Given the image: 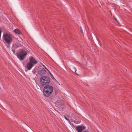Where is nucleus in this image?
<instances>
[{
  "label": "nucleus",
  "mask_w": 132,
  "mask_h": 132,
  "mask_svg": "<svg viewBox=\"0 0 132 132\" xmlns=\"http://www.w3.org/2000/svg\"><path fill=\"white\" fill-rule=\"evenodd\" d=\"M53 90V87L51 86L47 85L44 88L43 93L44 95L46 97L50 95Z\"/></svg>",
  "instance_id": "1"
},
{
  "label": "nucleus",
  "mask_w": 132,
  "mask_h": 132,
  "mask_svg": "<svg viewBox=\"0 0 132 132\" xmlns=\"http://www.w3.org/2000/svg\"><path fill=\"white\" fill-rule=\"evenodd\" d=\"M27 51L23 50L21 49L17 54V57L20 60H23L26 57Z\"/></svg>",
  "instance_id": "2"
},
{
  "label": "nucleus",
  "mask_w": 132,
  "mask_h": 132,
  "mask_svg": "<svg viewBox=\"0 0 132 132\" xmlns=\"http://www.w3.org/2000/svg\"><path fill=\"white\" fill-rule=\"evenodd\" d=\"M3 39L8 45H9L13 41V38L12 35L6 33L3 34Z\"/></svg>",
  "instance_id": "3"
},
{
  "label": "nucleus",
  "mask_w": 132,
  "mask_h": 132,
  "mask_svg": "<svg viewBox=\"0 0 132 132\" xmlns=\"http://www.w3.org/2000/svg\"><path fill=\"white\" fill-rule=\"evenodd\" d=\"M51 80V78L47 76H42L40 78V82L42 86L48 85Z\"/></svg>",
  "instance_id": "4"
},
{
  "label": "nucleus",
  "mask_w": 132,
  "mask_h": 132,
  "mask_svg": "<svg viewBox=\"0 0 132 132\" xmlns=\"http://www.w3.org/2000/svg\"><path fill=\"white\" fill-rule=\"evenodd\" d=\"M86 127L82 126H77L76 128V129L78 132H81L82 131L85 129Z\"/></svg>",
  "instance_id": "5"
},
{
  "label": "nucleus",
  "mask_w": 132,
  "mask_h": 132,
  "mask_svg": "<svg viewBox=\"0 0 132 132\" xmlns=\"http://www.w3.org/2000/svg\"><path fill=\"white\" fill-rule=\"evenodd\" d=\"M29 62L34 65L37 63V61L32 56H30L29 58Z\"/></svg>",
  "instance_id": "6"
},
{
  "label": "nucleus",
  "mask_w": 132,
  "mask_h": 132,
  "mask_svg": "<svg viewBox=\"0 0 132 132\" xmlns=\"http://www.w3.org/2000/svg\"><path fill=\"white\" fill-rule=\"evenodd\" d=\"M34 65L30 62L28 63L27 64L26 68L28 70H30Z\"/></svg>",
  "instance_id": "7"
},
{
  "label": "nucleus",
  "mask_w": 132,
  "mask_h": 132,
  "mask_svg": "<svg viewBox=\"0 0 132 132\" xmlns=\"http://www.w3.org/2000/svg\"><path fill=\"white\" fill-rule=\"evenodd\" d=\"M14 32L16 34H18L19 35L22 34V32L18 29H15L14 30Z\"/></svg>",
  "instance_id": "8"
},
{
  "label": "nucleus",
  "mask_w": 132,
  "mask_h": 132,
  "mask_svg": "<svg viewBox=\"0 0 132 132\" xmlns=\"http://www.w3.org/2000/svg\"><path fill=\"white\" fill-rule=\"evenodd\" d=\"M18 47V46H17V45L16 44H13L12 45V48L14 49H15L16 48H17Z\"/></svg>",
  "instance_id": "9"
},
{
  "label": "nucleus",
  "mask_w": 132,
  "mask_h": 132,
  "mask_svg": "<svg viewBox=\"0 0 132 132\" xmlns=\"http://www.w3.org/2000/svg\"><path fill=\"white\" fill-rule=\"evenodd\" d=\"M64 118H65V119L67 120V121H68V122H69L70 124H71V123L70 122V120H69V119H68L65 116H64Z\"/></svg>",
  "instance_id": "10"
},
{
  "label": "nucleus",
  "mask_w": 132,
  "mask_h": 132,
  "mask_svg": "<svg viewBox=\"0 0 132 132\" xmlns=\"http://www.w3.org/2000/svg\"><path fill=\"white\" fill-rule=\"evenodd\" d=\"M73 69L74 70V71H75V72L76 73V74L77 75H78V74H77V73H76V69L75 68V67H74L73 68Z\"/></svg>",
  "instance_id": "11"
},
{
  "label": "nucleus",
  "mask_w": 132,
  "mask_h": 132,
  "mask_svg": "<svg viewBox=\"0 0 132 132\" xmlns=\"http://www.w3.org/2000/svg\"><path fill=\"white\" fill-rule=\"evenodd\" d=\"M41 72L43 71L45 73L46 72V70L43 69L41 70Z\"/></svg>",
  "instance_id": "12"
},
{
  "label": "nucleus",
  "mask_w": 132,
  "mask_h": 132,
  "mask_svg": "<svg viewBox=\"0 0 132 132\" xmlns=\"http://www.w3.org/2000/svg\"><path fill=\"white\" fill-rule=\"evenodd\" d=\"M15 49H14V48H12V51H13V53L14 54L15 53Z\"/></svg>",
  "instance_id": "13"
},
{
  "label": "nucleus",
  "mask_w": 132,
  "mask_h": 132,
  "mask_svg": "<svg viewBox=\"0 0 132 132\" xmlns=\"http://www.w3.org/2000/svg\"><path fill=\"white\" fill-rule=\"evenodd\" d=\"M82 132H89L87 130H85V131H83Z\"/></svg>",
  "instance_id": "14"
},
{
  "label": "nucleus",
  "mask_w": 132,
  "mask_h": 132,
  "mask_svg": "<svg viewBox=\"0 0 132 132\" xmlns=\"http://www.w3.org/2000/svg\"><path fill=\"white\" fill-rule=\"evenodd\" d=\"M51 78L52 79H54V77L53 76V75H52V76H51Z\"/></svg>",
  "instance_id": "15"
},
{
  "label": "nucleus",
  "mask_w": 132,
  "mask_h": 132,
  "mask_svg": "<svg viewBox=\"0 0 132 132\" xmlns=\"http://www.w3.org/2000/svg\"><path fill=\"white\" fill-rule=\"evenodd\" d=\"M1 33H2V31L0 30V38H1Z\"/></svg>",
  "instance_id": "16"
},
{
  "label": "nucleus",
  "mask_w": 132,
  "mask_h": 132,
  "mask_svg": "<svg viewBox=\"0 0 132 132\" xmlns=\"http://www.w3.org/2000/svg\"><path fill=\"white\" fill-rule=\"evenodd\" d=\"M70 125L72 127L74 126L73 124L72 123H71V124H70Z\"/></svg>",
  "instance_id": "17"
},
{
  "label": "nucleus",
  "mask_w": 132,
  "mask_h": 132,
  "mask_svg": "<svg viewBox=\"0 0 132 132\" xmlns=\"http://www.w3.org/2000/svg\"><path fill=\"white\" fill-rule=\"evenodd\" d=\"M44 68H45L46 69H47V68H46V67L44 65Z\"/></svg>",
  "instance_id": "18"
},
{
  "label": "nucleus",
  "mask_w": 132,
  "mask_h": 132,
  "mask_svg": "<svg viewBox=\"0 0 132 132\" xmlns=\"http://www.w3.org/2000/svg\"><path fill=\"white\" fill-rule=\"evenodd\" d=\"M48 72H49V71L48 69H46Z\"/></svg>",
  "instance_id": "19"
},
{
  "label": "nucleus",
  "mask_w": 132,
  "mask_h": 132,
  "mask_svg": "<svg viewBox=\"0 0 132 132\" xmlns=\"http://www.w3.org/2000/svg\"><path fill=\"white\" fill-rule=\"evenodd\" d=\"M50 74L51 75V76H52V74L51 73H50Z\"/></svg>",
  "instance_id": "20"
},
{
  "label": "nucleus",
  "mask_w": 132,
  "mask_h": 132,
  "mask_svg": "<svg viewBox=\"0 0 132 132\" xmlns=\"http://www.w3.org/2000/svg\"><path fill=\"white\" fill-rule=\"evenodd\" d=\"M48 72L50 74V73H51L50 71H49Z\"/></svg>",
  "instance_id": "21"
},
{
  "label": "nucleus",
  "mask_w": 132,
  "mask_h": 132,
  "mask_svg": "<svg viewBox=\"0 0 132 132\" xmlns=\"http://www.w3.org/2000/svg\"><path fill=\"white\" fill-rule=\"evenodd\" d=\"M115 1H118V0H115Z\"/></svg>",
  "instance_id": "22"
},
{
  "label": "nucleus",
  "mask_w": 132,
  "mask_h": 132,
  "mask_svg": "<svg viewBox=\"0 0 132 132\" xmlns=\"http://www.w3.org/2000/svg\"><path fill=\"white\" fill-rule=\"evenodd\" d=\"M0 89H1V88L0 87Z\"/></svg>",
  "instance_id": "23"
}]
</instances>
